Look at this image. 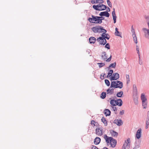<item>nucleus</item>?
<instances>
[{"instance_id":"1","label":"nucleus","mask_w":149,"mask_h":149,"mask_svg":"<svg viewBox=\"0 0 149 149\" xmlns=\"http://www.w3.org/2000/svg\"><path fill=\"white\" fill-rule=\"evenodd\" d=\"M104 138L107 143H110L111 147L114 148L115 147L117 143L116 140L112 137L107 136L106 134L104 135Z\"/></svg>"},{"instance_id":"2","label":"nucleus","mask_w":149,"mask_h":149,"mask_svg":"<svg viewBox=\"0 0 149 149\" xmlns=\"http://www.w3.org/2000/svg\"><path fill=\"white\" fill-rule=\"evenodd\" d=\"M123 87V84L121 81H116L111 82L110 88H119L120 89L122 88Z\"/></svg>"},{"instance_id":"3","label":"nucleus","mask_w":149,"mask_h":149,"mask_svg":"<svg viewBox=\"0 0 149 149\" xmlns=\"http://www.w3.org/2000/svg\"><path fill=\"white\" fill-rule=\"evenodd\" d=\"M93 8L95 10H97L101 11L104 10L106 9L107 6L104 4H98L96 5H93Z\"/></svg>"},{"instance_id":"4","label":"nucleus","mask_w":149,"mask_h":149,"mask_svg":"<svg viewBox=\"0 0 149 149\" xmlns=\"http://www.w3.org/2000/svg\"><path fill=\"white\" fill-rule=\"evenodd\" d=\"M92 17H89L88 20L91 23L100 24L99 21V16H95L92 15Z\"/></svg>"},{"instance_id":"5","label":"nucleus","mask_w":149,"mask_h":149,"mask_svg":"<svg viewBox=\"0 0 149 149\" xmlns=\"http://www.w3.org/2000/svg\"><path fill=\"white\" fill-rule=\"evenodd\" d=\"M148 24L149 28V21L148 23ZM143 30L145 33V37L149 39V29L146 28L143 29Z\"/></svg>"},{"instance_id":"6","label":"nucleus","mask_w":149,"mask_h":149,"mask_svg":"<svg viewBox=\"0 0 149 149\" xmlns=\"http://www.w3.org/2000/svg\"><path fill=\"white\" fill-rule=\"evenodd\" d=\"M119 78V74L118 73H115L113 74V76L110 77L111 81L115 80Z\"/></svg>"},{"instance_id":"7","label":"nucleus","mask_w":149,"mask_h":149,"mask_svg":"<svg viewBox=\"0 0 149 149\" xmlns=\"http://www.w3.org/2000/svg\"><path fill=\"white\" fill-rule=\"evenodd\" d=\"M95 131L96 134L98 135L101 136L103 134V130L101 127H98L97 128Z\"/></svg>"},{"instance_id":"8","label":"nucleus","mask_w":149,"mask_h":149,"mask_svg":"<svg viewBox=\"0 0 149 149\" xmlns=\"http://www.w3.org/2000/svg\"><path fill=\"white\" fill-rule=\"evenodd\" d=\"M113 123L118 126H121L123 124V122L120 119H115L114 120Z\"/></svg>"},{"instance_id":"9","label":"nucleus","mask_w":149,"mask_h":149,"mask_svg":"<svg viewBox=\"0 0 149 149\" xmlns=\"http://www.w3.org/2000/svg\"><path fill=\"white\" fill-rule=\"evenodd\" d=\"M99 15L101 16H104L108 17H109L110 16L109 13L107 11L101 12Z\"/></svg>"},{"instance_id":"10","label":"nucleus","mask_w":149,"mask_h":149,"mask_svg":"<svg viewBox=\"0 0 149 149\" xmlns=\"http://www.w3.org/2000/svg\"><path fill=\"white\" fill-rule=\"evenodd\" d=\"M113 10L112 12V15L113 16V22L114 23H115L116 22V18L117 16L116 15L115 9L113 8Z\"/></svg>"},{"instance_id":"11","label":"nucleus","mask_w":149,"mask_h":149,"mask_svg":"<svg viewBox=\"0 0 149 149\" xmlns=\"http://www.w3.org/2000/svg\"><path fill=\"white\" fill-rule=\"evenodd\" d=\"M115 104L116 105H118L120 107L122 105L123 102L120 99H119L117 100H115Z\"/></svg>"},{"instance_id":"12","label":"nucleus","mask_w":149,"mask_h":149,"mask_svg":"<svg viewBox=\"0 0 149 149\" xmlns=\"http://www.w3.org/2000/svg\"><path fill=\"white\" fill-rule=\"evenodd\" d=\"M141 129L140 128L136 132V137L138 139H140L141 136Z\"/></svg>"},{"instance_id":"13","label":"nucleus","mask_w":149,"mask_h":149,"mask_svg":"<svg viewBox=\"0 0 149 149\" xmlns=\"http://www.w3.org/2000/svg\"><path fill=\"white\" fill-rule=\"evenodd\" d=\"M89 40L90 43L94 44L96 40V39L95 37H91L89 38Z\"/></svg>"},{"instance_id":"14","label":"nucleus","mask_w":149,"mask_h":149,"mask_svg":"<svg viewBox=\"0 0 149 149\" xmlns=\"http://www.w3.org/2000/svg\"><path fill=\"white\" fill-rule=\"evenodd\" d=\"M100 139L99 137H96L94 140V143L95 145L98 144L100 141Z\"/></svg>"},{"instance_id":"15","label":"nucleus","mask_w":149,"mask_h":149,"mask_svg":"<svg viewBox=\"0 0 149 149\" xmlns=\"http://www.w3.org/2000/svg\"><path fill=\"white\" fill-rule=\"evenodd\" d=\"M104 114L106 115V116H109L111 114V111L108 109H105L104 111Z\"/></svg>"},{"instance_id":"16","label":"nucleus","mask_w":149,"mask_h":149,"mask_svg":"<svg viewBox=\"0 0 149 149\" xmlns=\"http://www.w3.org/2000/svg\"><path fill=\"white\" fill-rule=\"evenodd\" d=\"M102 55H101V57L102 59L105 60L107 58V55L106 52H102Z\"/></svg>"},{"instance_id":"17","label":"nucleus","mask_w":149,"mask_h":149,"mask_svg":"<svg viewBox=\"0 0 149 149\" xmlns=\"http://www.w3.org/2000/svg\"><path fill=\"white\" fill-rule=\"evenodd\" d=\"M115 34L116 36H120L121 38L122 37L121 36V33L119 32L118 31V29L117 28H115Z\"/></svg>"},{"instance_id":"18","label":"nucleus","mask_w":149,"mask_h":149,"mask_svg":"<svg viewBox=\"0 0 149 149\" xmlns=\"http://www.w3.org/2000/svg\"><path fill=\"white\" fill-rule=\"evenodd\" d=\"M110 133L113 136H117L118 135V133L113 130H111L110 131Z\"/></svg>"},{"instance_id":"19","label":"nucleus","mask_w":149,"mask_h":149,"mask_svg":"<svg viewBox=\"0 0 149 149\" xmlns=\"http://www.w3.org/2000/svg\"><path fill=\"white\" fill-rule=\"evenodd\" d=\"M141 99L142 102L147 101V99L146 97L145 96V95L144 94L142 93L141 94Z\"/></svg>"},{"instance_id":"20","label":"nucleus","mask_w":149,"mask_h":149,"mask_svg":"<svg viewBox=\"0 0 149 149\" xmlns=\"http://www.w3.org/2000/svg\"><path fill=\"white\" fill-rule=\"evenodd\" d=\"M113 70H110L109 71L108 73V75L107 77L108 78L110 77H111L112 74L113 73Z\"/></svg>"},{"instance_id":"21","label":"nucleus","mask_w":149,"mask_h":149,"mask_svg":"<svg viewBox=\"0 0 149 149\" xmlns=\"http://www.w3.org/2000/svg\"><path fill=\"white\" fill-rule=\"evenodd\" d=\"M92 31L95 33L98 32V26L94 27L92 29Z\"/></svg>"},{"instance_id":"22","label":"nucleus","mask_w":149,"mask_h":149,"mask_svg":"<svg viewBox=\"0 0 149 149\" xmlns=\"http://www.w3.org/2000/svg\"><path fill=\"white\" fill-rule=\"evenodd\" d=\"M101 121L105 125L107 126V121L104 117H103L102 118Z\"/></svg>"},{"instance_id":"23","label":"nucleus","mask_w":149,"mask_h":149,"mask_svg":"<svg viewBox=\"0 0 149 149\" xmlns=\"http://www.w3.org/2000/svg\"><path fill=\"white\" fill-rule=\"evenodd\" d=\"M142 104L143 109H146L147 107V101H142Z\"/></svg>"},{"instance_id":"24","label":"nucleus","mask_w":149,"mask_h":149,"mask_svg":"<svg viewBox=\"0 0 149 149\" xmlns=\"http://www.w3.org/2000/svg\"><path fill=\"white\" fill-rule=\"evenodd\" d=\"M146 124H149V111L147 112V115L146 121Z\"/></svg>"},{"instance_id":"25","label":"nucleus","mask_w":149,"mask_h":149,"mask_svg":"<svg viewBox=\"0 0 149 149\" xmlns=\"http://www.w3.org/2000/svg\"><path fill=\"white\" fill-rule=\"evenodd\" d=\"M106 94L105 92H103L101 94V95L100 96L101 98L102 99H104L106 97Z\"/></svg>"},{"instance_id":"26","label":"nucleus","mask_w":149,"mask_h":149,"mask_svg":"<svg viewBox=\"0 0 149 149\" xmlns=\"http://www.w3.org/2000/svg\"><path fill=\"white\" fill-rule=\"evenodd\" d=\"M133 100L135 104H137L138 103V97L136 96H135L133 97Z\"/></svg>"},{"instance_id":"27","label":"nucleus","mask_w":149,"mask_h":149,"mask_svg":"<svg viewBox=\"0 0 149 149\" xmlns=\"http://www.w3.org/2000/svg\"><path fill=\"white\" fill-rule=\"evenodd\" d=\"M123 94V92L122 91H120L117 93L116 96L118 97H122Z\"/></svg>"},{"instance_id":"28","label":"nucleus","mask_w":149,"mask_h":149,"mask_svg":"<svg viewBox=\"0 0 149 149\" xmlns=\"http://www.w3.org/2000/svg\"><path fill=\"white\" fill-rule=\"evenodd\" d=\"M133 90L134 93H137V90L136 85L134 84L133 85Z\"/></svg>"},{"instance_id":"29","label":"nucleus","mask_w":149,"mask_h":149,"mask_svg":"<svg viewBox=\"0 0 149 149\" xmlns=\"http://www.w3.org/2000/svg\"><path fill=\"white\" fill-rule=\"evenodd\" d=\"M115 100H110V102L111 105L112 106H115L116 104H115Z\"/></svg>"},{"instance_id":"30","label":"nucleus","mask_w":149,"mask_h":149,"mask_svg":"<svg viewBox=\"0 0 149 149\" xmlns=\"http://www.w3.org/2000/svg\"><path fill=\"white\" fill-rule=\"evenodd\" d=\"M99 67L100 68H101L105 65V63H97Z\"/></svg>"},{"instance_id":"31","label":"nucleus","mask_w":149,"mask_h":149,"mask_svg":"<svg viewBox=\"0 0 149 149\" xmlns=\"http://www.w3.org/2000/svg\"><path fill=\"white\" fill-rule=\"evenodd\" d=\"M99 21L100 22V24H101L102 22V20L104 19V17H103V16H99Z\"/></svg>"},{"instance_id":"32","label":"nucleus","mask_w":149,"mask_h":149,"mask_svg":"<svg viewBox=\"0 0 149 149\" xmlns=\"http://www.w3.org/2000/svg\"><path fill=\"white\" fill-rule=\"evenodd\" d=\"M111 88H110V87L107 90V94H109L110 95H112L113 94L112 92L111 91Z\"/></svg>"},{"instance_id":"33","label":"nucleus","mask_w":149,"mask_h":149,"mask_svg":"<svg viewBox=\"0 0 149 149\" xmlns=\"http://www.w3.org/2000/svg\"><path fill=\"white\" fill-rule=\"evenodd\" d=\"M105 83L107 86H109L110 85V83L109 81L107 79H106L104 80Z\"/></svg>"},{"instance_id":"34","label":"nucleus","mask_w":149,"mask_h":149,"mask_svg":"<svg viewBox=\"0 0 149 149\" xmlns=\"http://www.w3.org/2000/svg\"><path fill=\"white\" fill-rule=\"evenodd\" d=\"M98 32L101 33L102 32V30L103 27L101 26H98Z\"/></svg>"},{"instance_id":"35","label":"nucleus","mask_w":149,"mask_h":149,"mask_svg":"<svg viewBox=\"0 0 149 149\" xmlns=\"http://www.w3.org/2000/svg\"><path fill=\"white\" fill-rule=\"evenodd\" d=\"M133 36V40L135 43L136 44L137 43V39L136 37V35H134V36Z\"/></svg>"},{"instance_id":"36","label":"nucleus","mask_w":149,"mask_h":149,"mask_svg":"<svg viewBox=\"0 0 149 149\" xmlns=\"http://www.w3.org/2000/svg\"><path fill=\"white\" fill-rule=\"evenodd\" d=\"M126 77L127 81V84H128L129 83V82L130 81V78L128 74L126 75Z\"/></svg>"},{"instance_id":"37","label":"nucleus","mask_w":149,"mask_h":149,"mask_svg":"<svg viewBox=\"0 0 149 149\" xmlns=\"http://www.w3.org/2000/svg\"><path fill=\"white\" fill-rule=\"evenodd\" d=\"M110 66L111 67L115 68L116 65V62H115L114 63H112L110 65Z\"/></svg>"},{"instance_id":"38","label":"nucleus","mask_w":149,"mask_h":149,"mask_svg":"<svg viewBox=\"0 0 149 149\" xmlns=\"http://www.w3.org/2000/svg\"><path fill=\"white\" fill-rule=\"evenodd\" d=\"M107 35V33H103L101 35L102 37H101V38H102V40H103L105 39V37Z\"/></svg>"},{"instance_id":"39","label":"nucleus","mask_w":149,"mask_h":149,"mask_svg":"<svg viewBox=\"0 0 149 149\" xmlns=\"http://www.w3.org/2000/svg\"><path fill=\"white\" fill-rule=\"evenodd\" d=\"M107 2L108 6L110 7H111L112 4L111 2L109 0H107Z\"/></svg>"},{"instance_id":"40","label":"nucleus","mask_w":149,"mask_h":149,"mask_svg":"<svg viewBox=\"0 0 149 149\" xmlns=\"http://www.w3.org/2000/svg\"><path fill=\"white\" fill-rule=\"evenodd\" d=\"M130 142V138H128L126 141H125V143H127V144L128 145L129 144Z\"/></svg>"},{"instance_id":"41","label":"nucleus","mask_w":149,"mask_h":149,"mask_svg":"<svg viewBox=\"0 0 149 149\" xmlns=\"http://www.w3.org/2000/svg\"><path fill=\"white\" fill-rule=\"evenodd\" d=\"M106 44L105 46V47L106 48H107L108 49H110V46L109 44V43H107Z\"/></svg>"},{"instance_id":"42","label":"nucleus","mask_w":149,"mask_h":149,"mask_svg":"<svg viewBox=\"0 0 149 149\" xmlns=\"http://www.w3.org/2000/svg\"><path fill=\"white\" fill-rule=\"evenodd\" d=\"M127 143H124L123 145L122 148L123 149V148H124V149H126V147L128 146V144Z\"/></svg>"},{"instance_id":"43","label":"nucleus","mask_w":149,"mask_h":149,"mask_svg":"<svg viewBox=\"0 0 149 149\" xmlns=\"http://www.w3.org/2000/svg\"><path fill=\"white\" fill-rule=\"evenodd\" d=\"M104 43H100V44L102 45H104L107 42V41L106 40V38H105V39H104Z\"/></svg>"},{"instance_id":"44","label":"nucleus","mask_w":149,"mask_h":149,"mask_svg":"<svg viewBox=\"0 0 149 149\" xmlns=\"http://www.w3.org/2000/svg\"><path fill=\"white\" fill-rule=\"evenodd\" d=\"M112 108V109L114 111H116L117 110V108L116 107H114V106H112L111 107Z\"/></svg>"},{"instance_id":"45","label":"nucleus","mask_w":149,"mask_h":149,"mask_svg":"<svg viewBox=\"0 0 149 149\" xmlns=\"http://www.w3.org/2000/svg\"><path fill=\"white\" fill-rule=\"evenodd\" d=\"M111 57H112V56L111 55L109 58H108L107 59H106V61L107 62H110L111 61Z\"/></svg>"},{"instance_id":"46","label":"nucleus","mask_w":149,"mask_h":149,"mask_svg":"<svg viewBox=\"0 0 149 149\" xmlns=\"http://www.w3.org/2000/svg\"><path fill=\"white\" fill-rule=\"evenodd\" d=\"M95 122L94 120H92L91 121V125H93V126H94L95 125Z\"/></svg>"},{"instance_id":"47","label":"nucleus","mask_w":149,"mask_h":149,"mask_svg":"<svg viewBox=\"0 0 149 149\" xmlns=\"http://www.w3.org/2000/svg\"><path fill=\"white\" fill-rule=\"evenodd\" d=\"M110 37L108 33H107V35L105 37V38L107 39V40H109Z\"/></svg>"},{"instance_id":"48","label":"nucleus","mask_w":149,"mask_h":149,"mask_svg":"<svg viewBox=\"0 0 149 149\" xmlns=\"http://www.w3.org/2000/svg\"><path fill=\"white\" fill-rule=\"evenodd\" d=\"M102 38H101V37H100L99 38H98L97 39V40L98 41L100 42L101 41L100 40H102Z\"/></svg>"},{"instance_id":"49","label":"nucleus","mask_w":149,"mask_h":149,"mask_svg":"<svg viewBox=\"0 0 149 149\" xmlns=\"http://www.w3.org/2000/svg\"><path fill=\"white\" fill-rule=\"evenodd\" d=\"M124 111L123 110H122L121 111H120V114L121 115H122L124 114Z\"/></svg>"},{"instance_id":"50","label":"nucleus","mask_w":149,"mask_h":149,"mask_svg":"<svg viewBox=\"0 0 149 149\" xmlns=\"http://www.w3.org/2000/svg\"><path fill=\"white\" fill-rule=\"evenodd\" d=\"M131 31H132V36H134V35L135 34V32H134V29H132Z\"/></svg>"},{"instance_id":"51","label":"nucleus","mask_w":149,"mask_h":149,"mask_svg":"<svg viewBox=\"0 0 149 149\" xmlns=\"http://www.w3.org/2000/svg\"><path fill=\"white\" fill-rule=\"evenodd\" d=\"M102 32H103V33H106L107 32V30L106 29H103V28H102Z\"/></svg>"},{"instance_id":"52","label":"nucleus","mask_w":149,"mask_h":149,"mask_svg":"<svg viewBox=\"0 0 149 149\" xmlns=\"http://www.w3.org/2000/svg\"><path fill=\"white\" fill-rule=\"evenodd\" d=\"M139 64L140 65H141L142 64V61L141 59H139Z\"/></svg>"},{"instance_id":"53","label":"nucleus","mask_w":149,"mask_h":149,"mask_svg":"<svg viewBox=\"0 0 149 149\" xmlns=\"http://www.w3.org/2000/svg\"><path fill=\"white\" fill-rule=\"evenodd\" d=\"M92 149H99L97 147L95 146H93Z\"/></svg>"},{"instance_id":"54","label":"nucleus","mask_w":149,"mask_h":149,"mask_svg":"<svg viewBox=\"0 0 149 149\" xmlns=\"http://www.w3.org/2000/svg\"><path fill=\"white\" fill-rule=\"evenodd\" d=\"M104 3V1L103 0H99V3Z\"/></svg>"},{"instance_id":"55","label":"nucleus","mask_w":149,"mask_h":149,"mask_svg":"<svg viewBox=\"0 0 149 149\" xmlns=\"http://www.w3.org/2000/svg\"><path fill=\"white\" fill-rule=\"evenodd\" d=\"M145 18L147 20L149 21V16H146L145 17Z\"/></svg>"},{"instance_id":"56","label":"nucleus","mask_w":149,"mask_h":149,"mask_svg":"<svg viewBox=\"0 0 149 149\" xmlns=\"http://www.w3.org/2000/svg\"><path fill=\"white\" fill-rule=\"evenodd\" d=\"M149 125V124H146L145 128L146 129H147L148 128Z\"/></svg>"},{"instance_id":"57","label":"nucleus","mask_w":149,"mask_h":149,"mask_svg":"<svg viewBox=\"0 0 149 149\" xmlns=\"http://www.w3.org/2000/svg\"><path fill=\"white\" fill-rule=\"evenodd\" d=\"M102 74H101L100 75V78L102 80H103V79H104V78L103 77H102Z\"/></svg>"},{"instance_id":"58","label":"nucleus","mask_w":149,"mask_h":149,"mask_svg":"<svg viewBox=\"0 0 149 149\" xmlns=\"http://www.w3.org/2000/svg\"><path fill=\"white\" fill-rule=\"evenodd\" d=\"M136 50L137 51V53H138V54H139V48H137V47L136 48Z\"/></svg>"},{"instance_id":"59","label":"nucleus","mask_w":149,"mask_h":149,"mask_svg":"<svg viewBox=\"0 0 149 149\" xmlns=\"http://www.w3.org/2000/svg\"><path fill=\"white\" fill-rule=\"evenodd\" d=\"M95 3H99V0H95Z\"/></svg>"},{"instance_id":"60","label":"nucleus","mask_w":149,"mask_h":149,"mask_svg":"<svg viewBox=\"0 0 149 149\" xmlns=\"http://www.w3.org/2000/svg\"><path fill=\"white\" fill-rule=\"evenodd\" d=\"M91 3H95V0H92L91 1Z\"/></svg>"},{"instance_id":"61","label":"nucleus","mask_w":149,"mask_h":149,"mask_svg":"<svg viewBox=\"0 0 149 149\" xmlns=\"http://www.w3.org/2000/svg\"><path fill=\"white\" fill-rule=\"evenodd\" d=\"M114 88H112L111 89V90L112 92L113 93H114Z\"/></svg>"},{"instance_id":"62","label":"nucleus","mask_w":149,"mask_h":149,"mask_svg":"<svg viewBox=\"0 0 149 149\" xmlns=\"http://www.w3.org/2000/svg\"><path fill=\"white\" fill-rule=\"evenodd\" d=\"M107 11L109 12L110 11V9L109 7H107Z\"/></svg>"},{"instance_id":"63","label":"nucleus","mask_w":149,"mask_h":149,"mask_svg":"<svg viewBox=\"0 0 149 149\" xmlns=\"http://www.w3.org/2000/svg\"><path fill=\"white\" fill-rule=\"evenodd\" d=\"M104 40H101V41L100 42V43H104Z\"/></svg>"},{"instance_id":"64","label":"nucleus","mask_w":149,"mask_h":149,"mask_svg":"<svg viewBox=\"0 0 149 149\" xmlns=\"http://www.w3.org/2000/svg\"><path fill=\"white\" fill-rule=\"evenodd\" d=\"M103 149H109L106 147H104L103 148Z\"/></svg>"}]
</instances>
